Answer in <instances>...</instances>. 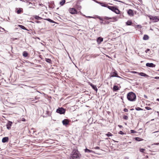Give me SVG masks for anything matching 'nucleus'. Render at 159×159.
Here are the masks:
<instances>
[{"mask_svg":"<svg viewBox=\"0 0 159 159\" xmlns=\"http://www.w3.org/2000/svg\"><path fill=\"white\" fill-rule=\"evenodd\" d=\"M106 135L108 137H110L112 136V135L111 133L109 132L108 134H106Z\"/></svg>","mask_w":159,"mask_h":159,"instance_id":"nucleus-35","label":"nucleus"},{"mask_svg":"<svg viewBox=\"0 0 159 159\" xmlns=\"http://www.w3.org/2000/svg\"><path fill=\"white\" fill-rule=\"evenodd\" d=\"M94 148L96 149H100V148L98 147H96L95 148Z\"/></svg>","mask_w":159,"mask_h":159,"instance_id":"nucleus-41","label":"nucleus"},{"mask_svg":"<svg viewBox=\"0 0 159 159\" xmlns=\"http://www.w3.org/2000/svg\"><path fill=\"white\" fill-rule=\"evenodd\" d=\"M116 77L121 78L118 75L117 72L115 70H114V72H111L110 73V74L109 76L110 78H111V77Z\"/></svg>","mask_w":159,"mask_h":159,"instance_id":"nucleus-4","label":"nucleus"},{"mask_svg":"<svg viewBox=\"0 0 159 159\" xmlns=\"http://www.w3.org/2000/svg\"><path fill=\"white\" fill-rule=\"evenodd\" d=\"M8 137H5L2 138V142L3 143L7 142L8 141Z\"/></svg>","mask_w":159,"mask_h":159,"instance_id":"nucleus-14","label":"nucleus"},{"mask_svg":"<svg viewBox=\"0 0 159 159\" xmlns=\"http://www.w3.org/2000/svg\"><path fill=\"white\" fill-rule=\"evenodd\" d=\"M118 1V2H121L120 1Z\"/></svg>","mask_w":159,"mask_h":159,"instance_id":"nucleus-55","label":"nucleus"},{"mask_svg":"<svg viewBox=\"0 0 159 159\" xmlns=\"http://www.w3.org/2000/svg\"><path fill=\"white\" fill-rule=\"evenodd\" d=\"M127 98L130 101H134L136 99V95L133 92H130L127 94Z\"/></svg>","mask_w":159,"mask_h":159,"instance_id":"nucleus-2","label":"nucleus"},{"mask_svg":"<svg viewBox=\"0 0 159 159\" xmlns=\"http://www.w3.org/2000/svg\"><path fill=\"white\" fill-rule=\"evenodd\" d=\"M154 144H155V145H158V144H159V143H155Z\"/></svg>","mask_w":159,"mask_h":159,"instance_id":"nucleus-48","label":"nucleus"},{"mask_svg":"<svg viewBox=\"0 0 159 159\" xmlns=\"http://www.w3.org/2000/svg\"><path fill=\"white\" fill-rule=\"evenodd\" d=\"M146 65L147 66L150 67H155V65L153 63H147L146 64Z\"/></svg>","mask_w":159,"mask_h":159,"instance_id":"nucleus-10","label":"nucleus"},{"mask_svg":"<svg viewBox=\"0 0 159 159\" xmlns=\"http://www.w3.org/2000/svg\"><path fill=\"white\" fill-rule=\"evenodd\" d=\"M39 21H37V23H39Z\"/></svg>","mask_w":159,"mask_h":159,"instance_id":"nucleus-53","label":"nucleus"},{"mask_svg":"<svg viewBox=\"0 0 159 159\" xmlns=\"http://www.w3.org/2000/svg\"><path fill=\"white\" fill-rule=\"evenodd\" d=\"M123 117L124 119L126 120H127L128 119V116H124Z\"/></svg>","mask_w":159,"mask_h":159,"instance_id":"nucleus-33","label":"nucleus"},{"mask_svg":"<svg viewBox=\"0 0 159 159\" xmlns=\"http://www.w3.org/2000/svg\"><path fill=\"white\" fill-rule=\"evenodd\" d=\"M157 89H159V88H157Z\"/></svg>","mask_w":159,"mask_h":159,"instance_id":"nucleus-57","label":"nucleus"},{"mask_svg":"<svg viewBox=\"0 0 159 159\" xmlns=\"http://www.w3.org/2000/svg\"><path fill=\"white\" fill-rule=\"evenodd\" d=\"M150 51V49L148 48L147 49H146L145 51V52H146V53H147L148 51Z\"/></svg>","mask_w":159,"mask_h":159,"instance_id":"nucleus-40","label":"nucleus"},{"mask_svg":"<svg viewBox=\"0 0 159 159\" xmlns=\"http://www.w3.org/2000/svg\"><path fill=\"white\" fill-rule=\"evenodd\" d=\"M39 98H38L37 96H36V97H35V99H38Z\"/></svg>","mask_w":159,"mask_h":159,"instance_id":"nucleus-45","label":"nucleus"},{"mask_svg":"<svg viewBox=\"0 0 159 159\" xmlns=\"http://www.w3.org/2000/svg\"><path fill=\"white\" fill-rule=\"evenodd\" d=\"M21 10L20 9H19L17 11V13L18 14H20L21 13Z\"/></svg>","mask_w":159,"mask_h":159,"instance_id":"nucleus-34","label":"nucleus"},{"mask_svg":"<svg viewBox=\"0 0 159 159\" xmlns=\"http://www.w3.org/2000/svg\"><path fill=\"white\" fill-rule=\"evenodd\" d=\"M149 39V37L147 35H144L143 38V39L144 40H147Z\"/></svg>","mask_w":159,"mask_h":159,"instance_id":"nucleus-20","label":"nucleus"},{"mask_svg":"<svg viewBox=\"0 0 159 159\" xmlns=\"http://www.w3.org/2000/svg\"><path fill=\"white\" fill-rule=\"evenodd\" d=\"M130 110H134V109H131Z\"/></svg>","mask_w":159,"mask_h":159,"instance_id":"nucleus-54","label":"nucleus"},{"mask_svg":"<svg viewBox=\"0 0 159 159\" xmlns=\"http://www.w3.org/2000/svg\"><path fill=\"white\" fill-rule=\"evenodd\" d=\"M135 110L137 111H141L143 110V109L139 107H137L135 108Z\"/></svg>","mask_w":159,"mask_h":159,"instance_id":"nucleus-30","label":"nucleus"},{"mask_svg":"<svg viewBox=\"0 0 159 159\" xmlns=\"http://www.w3.org/2000/svg\"><path fill=\"white\" fill-rule=\"evenodd\" d=\"M28 55V54L25 51H24L23 52V56L24 57H26Z\"/></svg>","mask_w":159,"mask_h":159,"instance_id":"nucleus-25","label":"nucleus"},{"mask_svg":"<svg viewBox=\"0 0 159 159\" xmlns=\"http://www.w3.org/2000/svg\"><path fill=\"white\" fill-rule=\"evenodd\" d=\"M70 12L72 14H74L77 13V10L74 8H70L69 10Z\"/></svg>","mask_w":159,"mask_h":159,"instance_id":"nucleus-7","label":"nucleus"},{"mask_svg":"<svg viewBox=\"0 0 159 159\" xmlns=\"http://www.w3.org/2000/svg\"><path fill=\"white\" fill-rule=\"evenodd\" d=\"M98 3L100 5H101V6H102V7H107L108 6L107 4H106L103 2H98Z\"/></svg>","mask_w":159,"mask_h":159,"instance_id":"nucleus-16","label":"nucleus"},{"mask_svg":"<svg viewBox=\"0 0 159 159\" xmlns=\"http://www.w3.org/2000/svg\"><path fill=\"white\" fill-rule=\"evenodd\" d=\"M90 85L92 88L96 91V93H97L98 91V89L97 88L96 86L92 84H91Z\"/></svg>","mask_w":159,"mask_h":159,"instance_id":"nucleus-12","label":"nucleus"},{"mask_svg":"<svg viewBox=\"0 0 159 159\" xmlns=\"http://www.w3.org/2000/svg\"><path fill=\"white\" fill-rule=\"evenodd\" d=\"M145 108L147 110H150L152 109L150 107H145Z\"/></svg>","mask_w":159,"mask_h":159,"instance_id":"nucleus-36","label":"nucleus"},{"mask_svg":"<svg viewBox=\"0 0 159 159\" xmlns=\"http://www.w3.org/2000/svg\"><path fill=\"white\" fill-rule=\"evenodd\" d=\"M132 22L131 20H128L126 23V25H131Z\"/></svg>","mask_w":159,"mask_h":159,"instance_id":"nucleus-22","label":"nucleus"},{"mask_svg":"<svg viewBox=\"0 0 159 159\" xmlns=\"http://www.w3.org/2000/svg\"><path fill=\"white\" fill-rule=\"evenodd\" d=\"M119 134L122 135L124 134V133L121 131H119Z\"/></svg>","mask_w":159,"mask_h":159,"instance_id":"nucleus-38","label":"nucleus"},{"mask_svg":"<svg viewBox=\"0 0 159 159\" xmlns=\"http://www.w3.org/2000/svg\"><path fill=\"white\" fill-rule=\"evenodd\" d=\"M127 13L128 14V15L130 16H133L134 15L133 11L131 9H129L127 11Z\"/></svg>","mask_w":159,"mask_h":159,"instance_id":"nucleus-13","label":"nucleus"},{"mask_svg":"<svg viewBox=\"0 0 159 159\" xmlns=\"http://www.w3.org/2000/svg\"><path fill=\"white\" fill-rule=\"evenodd\" d=\"M149 19L151 20H152L153 22H157L159 21V17L156 16H148Z\"/></svg>","mask_w":159,"mask_h":159,"instance_id":"nucleus-5","label":"nucleus"},{"mask_svg":"<svg viewBox=\"0 0 159 159\" xmlns=\"http://www.w3.org/2000/svg\"><path fill=\"white\" fill-rule=\"evenodd\" d=\"M159 132V131H156L152 133V134H155V136H158L159 135V134H157V133Z\"/></svg>","mask_w":159,"mask_h":159,"instance_id":"nucleus-29","label":"nucleus"},{"mask_svg":"<svg viewBox=\"0 0 159 159\" xmlns=\"http://www.w3.org/2000/svg\"><path fill=\"white\" fill-rule=\"evenodd\" d=\"M34 17L35 18V19H36V20H41L42 19V18H41L37 16H35Z\"/></svg>","mask_w":159,"mask_h":159,"instance_id":"nucleus-27","label":"nucleus"},{"mask_svg":"<svg viewBox=\"0 0 159 159\" xmlns=\"http://www.w3.org/2000/svg\"><path fill=\"white\" fill-rule=\"evenodd\" d=\"M84 151L85 152H87V153L92 152L93 153H95V152L94 151H93L92 150L88 149L86 148L84 150Z\"/></svg>","mask_w":159,"mask_h":159,"instance_id":"nucleus-15","label":"nucleus"},{"mask_svg":"<svg viewBox=\"0 0 159 159\" xmlns=\"http://www.w3.org/2000/svg\"><path fill=\"white\" fill-rule=\"evenodd\" d=\"M96 17L99 19L100 20H101V21H103V19L100 16H96Z\"/></svg>","mask_w":159,"mask_h":159,"instance_id":"nucleus-31","label":"nucleus"},{"mask_svg":"<svg viewBox=\"0 0 159 159\" xmlns=\"http://www.w3.org/2000/svg\"><path fill=\"white\" fill-rule=\"evenodd\" d=\"M103 40V39L100 37H98L97 39V42L98 44H100Z\"/></svg>","mask_w":159,"mask_h":159,"instance_id":"nucleus-11","label":"nucleus"},{"mask_svg":"<svg viewBox=\"0 0 159 159\" xmlns=\"http://www.w3.org/2000/svg\"><path fill=\"white\" fill-rule=\"evenodd\" d=\"M12 123L11 121H8V123L6 125L7 128V129H11V127L12 125Z\"/></svg>","mask_w":159,"mask_h":159,"instance_id":"nucleus-9","label":"nucleus"},{"mask_svg":"<svg viewBox=\"0 0 159 159\" xmlns=\"http://www.w3.org/2000/svg\"><path fill=\"white\" fill-rule=\"evenodd\" d=\"M63 124L65 125L66 126L69 123V121L67 119H65L62 121Z\"/></svg>","mask_w":159,"mask_h":159,"instance_id":"nucleus-8","label":"nucleus"},{"mask_svg":"<svg viewBox=\"0 0 159 159\" xmlns=\"http://www.w3.org/2000/svg\"><path fill=\"white\" fill-rule=\"evenodd\" d=\"M66 109L62 107H59L57 109L56 112L60 114H64L65 112Z\"/></svg>","mask_w":159,"mask_h":159,"instance_id":"nucleus-6","label":"nucleus"},{"mask_svg":"<svg viewBox=\"0 0 159 159\" xmlns=\"http://www.w3.org/2000/svg\"><path fill=\"white\" fill-rule=\"evenodd\" d=\"M2 29L4 30V31H6V30L3 28H2Z\"/></svg>","mask_w":159,"mask_h":159,"instance_id":"nucleus-52","label":"nucleus"},{"mask_svg":"<svg viewBox=\"0 0 159 159\" xmlns=\"http://www.w3.org/2000/svg\"><path fill=\"white\" fill-rule=\"evenodd\" d=\"M107 8L117 14H119L120 13V11L115 7L108 6Z\"/></svg>","mask_w":159,"mask_h":159,"instance_id":"nucleus-3","label":"nucleus"},{"mask_svg":"<svg viewBox=\"0 0 159 159\" xmlns=\"http://www.w3.org/2000/svg\"><path fill=\"white\" fill-rule=\"evenodd\" d=\"M81 155L76 149H74L70 154V159H80Z\"/></svg>","mask_w":159,"mask_h":159,"instance_id":"nucleus-1","label":"nucleus"},{"mask_svg":"<svg viewBox=\"0 0 159 159\" xmlns=\"http://www.w3.org/2000/svg\"><path fill=\"white\" fill-rule=\"evenodd\" d=\"M156 100L159 102V98H157Z\"/></svg>","mask_w":159,"mask_h":159,"instance_id":"nucleus-49","label":"nucleus"},{"mask_svg":"<svg viewBox=\"0 0 159 159\" xmlns=\"http://www.w3.org/2000/svg\"><path fill=\"white\" fill-rule=\"evenodd\" d=\"M118 126L120 128H123L122 126L120 125H118Z\"/></svg>","mask_w":159,"mask_h":159,"instance_id":"nucleus-42","label":"nucleus"},{"mask_svg":"<svg viewBox=\"0 0 159 159\" xmlns=\"http://www.w3.org/2000/svg\"><path fill=\"white\" fill-rule=\"evenodd\" d=\"M144 98H148V97H147V96L146 95H144Z\"/></svg>","mask_w":159,"mask_h":159,"instance_id":"nucleus-43","label":"nucleus"},{"mask_svg":"<svg viewBox=\"0 0 159 159\" xmlns=\"http://www.w3.org/2000/svg\"><path fill=\"white\" fill-rule=\"evenodd\" d=\"M46 20L52 23H54L55 22L54 21L52 20L51 19H49V18H48L45 19Z\"/></svg>","mask_w":159,"mask_h":159,"instance_id":"nucleus-26","label":"nucleus"},{"mask_svg":"<svg viewBox=\"0 0 159 159\" xmlns=\"http://www.w3.org/2000/svg\"><path fill=\"white\" fill-rule=\"evenodd\" d=\"M124 111L125 112H127L128 111V110L125 108L124 109Z\"/></svg>","mask_w":159,"mask_h":159,"instance_id":"nucleus-39","label":"nucleus"},{"mask_svg":"<svg viewBox=\"0 0 159 159\" xmlns=\"http://www.w3.org/2000/svg\"><path fill=\"white\" fill-rule=\"evenodd\" d=\"M45 61L47 62L48 63H51V60L49 58H46Z\"/></svg>","mask_w":159,"mask_h":159,"instance_id":"nucleus-28","label":"nucleus"},{"mask_svg":"<svg viewBox=\"0 0 159 159\" xmlns=\"http://www.w3.org/2000/svg\"><path fill=\"white\" fill-rule=\"evenodd\" d=\"M145 150V149L143 148H140L139 149V151L140 152H144Z\"/></svg>","mask_w":159,"mask_h":159,"instance_id":"nucleus-32","label":"nucleus"},{"mask_svg":"<svg viewBox=\"0 0 159 159\" xmlns=\"http://www.w3.org/2000/svg\"><path fill=\"white\" fill-rule=\"evenodd\" d=\"M113 89L114 91H116L119 90V88L117 86L114 85L113 87Z\"/></svg>","mask_w":159,"mask_h":159,"instance_id":"nucleus-18","label":"nucleus"},{"mask_svg":"<svg viewBox=\"0 0 159 159\" xmlns=\"http://www.w3.org/2000/svg\"><path fill=\"white\" fill-rule=\"evenodd\" d=\"M125 159H129V158L127 157H125Z\"/></svg>","mask_w":159,"mask_h":159,"instance_id":"nucleus-50","label":"nucleus"},{"mask_svg":"<svg viewBox=\"0 0 159 159\" xmlns=\"http://www.w3.org/2000/svg\"><path fill=\"white\" fill-rule=\"evenodd\" d=\"M130 132L131 133H136V132L134 130H130Z\"/></svg>","mask_w":159,"mask_h":159,"instance_id":"nucleus-37","label":"nucleus"},{"mask_svg":"<svg viewBox=\"0 0 159 159\" xmlns=\"http://www.w3.org/2000/svg\"><path fill=\"white\" fill-rule=\"evenodd\" d=\"M89 18H95L94 17H92L91 16H89L88 17Z\"/></svg>","mask_w":159,"mask_h":159,"instance_id":"nucleus-46","label":"nucleus"},{"mask_svg":"<svg viewBox=\"0 0 159 159\" xmlns=\"http://www.w3.org/2000/svg\"><path fill=\"white\" fill-rule=\"evenodd\" d=\"M134 73H137V72H135V71H134Z\"/></svg>","mask_w":159,"mask_h":159,"instance_id":"nucleus-56","label":"nucleus"},{"mask_svg":"<svg viewBox=\"0 0 159 159\" xmlns=\"http://www.w3.org/2000/svg\"><path fill=\"white\" fill-rule=\"evenodd\" d=\"M155 78L156 79H159V77H156Z\"/></svg>","mask_w":159,"mask_h":159,"instance_id":"nucleus-44","label":"nucleus"},{"mask_svg":"<svg viewBox=\"0 0 159 159\" xmlns=\"http://www.w3.org/2000/svg\"><path fill=\"white\" fill-rule=\"evenodd\" d=\"M135 140L138 141H141L143 140V139L139 138V137H136L135 138Z\"/></svg>","mask_w":159,"mask_h":159,"instance_id":"nucleus-23","label":"nucleus"},{"mask_svg":"<svg viewBox=\"0 0 159 159\" xmlns=\"http://www.w3.org/2000/svg\"><path fill=\"white\" fill-rule=\"evenodd\" d=\"M101 21V22H100V24H102L103 23V21Z\"/></svg>","mask_w":159,"mask_h":159,"instance_id":"nucleus-47","label":"nucleus"},{"mask_svg":"<svg viewBox=\"0 0 159 159\" xmlns=\"http://www.w3.org/2000/svg\"><path fill=\"white\" fill-rule=\"evenodd\" d=\"M65 0H62L61 2H60V4L61 6H62L65 3Z\"/></svg>","mask_w":159,"mask_h":159,"instance_id":"nucleus-24","label":"nucleus"},{"mask_svg":"<svg viewBox=\"0 0 159 159\" xmlns=\"http://www.w3.org/2000/svg\"><path fill=\"white\" fill-rule=\"evenodd\" d=\"M103 18L105 19L108 20L109 19H115V17H108L104 16L103 17Z\"/></svg>","mask_w":159,"mask_h":159,"instance_id":"nucleus-21","label":"nucleus"},{"mask_svg":"<svg viewBox=\"0 0 159 159\" xmlns=\"http://www.w3.org/2000/svg\"><path fill=\"white\" fill-rule=\"evenodd\" d=\"M157 113H158V115L159 116V111H157Z\"/></svg>","mask_w":159,"mask_h":159,"instance_id":"nucleus-51","label":"nucleus"},{"mask_svg":"<svg viewBox=\"0 0 159 159\" xmlns=\"http://www.w3.org/2000/svg\"><path fill=\"white\" fill-rule=\"evenodd\" d=\"M139 75L142 76L146 77L148 76V75H147L143 72L139 73Z\"/></svg>","mask_w":159,"mask_h":159,"instance_id":"nucleus-19","label":"nucleus"},{"mask_svg":"<svg viewBox=\"0 0 159 159\" xmlns=\"http://www.w3.org/2000/svg\"><path fill=\"white\" fill-rule=\"evenodd\" d=\"M18 26L21 29L25 30L27 31H28V30H27L24 26L21 25H18Z\"/></svg>","mask_w":159,"mask_h":159,"instance_id":"nucleus-17","label":"nucleus"}]
</instances>
